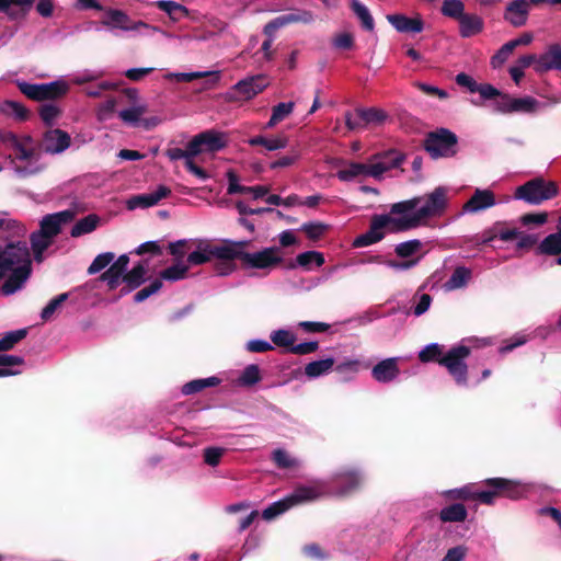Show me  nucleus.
I'll return each mask as SVG.
<instances>
[{"label":"nucleus","mask_w":561,"mask_h":561,"mask_svg":"<svg viewBox=\"0 0 561 561\" xmlns=\"http://www.w3.org/2000/svg\"><path fill=\"white\" fill-rule=\"evenodd\" d=\"M423 197L415 196L413 198L394 203L391 205L390 214L402 215V226L407 231L419 227L424 219L440 216L447 208V188L444 186L436 187L432 193L426 195L425 204L416 209Z\"/></svg>","instance_id":"nucleus-1"},{"label":"nucleus","mask_w":561,"mask_h":561,"mask_svg":"<svg viewBox=\"0 0 561 561\" xmlns=\"http://www.w3.org/2000/svg\"><path fill=\"white\" fill-rule=\"evenodd\" d=\"M0 270H11V274L1 286L3 295H12L23 287L32 273L31 253L25 241L0 245Z\"/></svg>","instance_id":"nucleus-2"},{"label":"nucleus","mask_w":561,"mask_h":561,"mask_svg":"<svg viewBox=\"0 0 561 561\" xmlns=\"http://www.w3.org/2000/svg\"><path fill=\"white\" fill-rule=\"evenodd\" d=\"M252 242L250 240L234 241L225 239L220 243V249L216 254L224 256V260H238L243 270H272L283 264L284 260L279 255V248L267 247L257 252H248Z\"/></svg>","instance_id":"nucleus-3"},{"label":"nucleus","mask_w":561,"mask_h":561,"mask_svg":"<svg viewBox=\"0 0 561 561\" xmlns=\"http://www.w3.org/2000/svg\"><path fill=\"white\" fill-rule=\"evenodd\" d=\"M458 136L448 128L428 131L423 139V149L434 159L454 158L458 151Z\"/></svg>","instance_id":"nucleus-4"},{"label":"nucleus","mask_w":561,"mask_h":561,"mask_svg":"<svg viewBox=\"0 0 561 561\" xmlns=\"http://www.w3.org/2000/svg\"><path fill=\"white\" fill-rule=\"evenodd\" d=\"M489 488L479 493L480 502L485 505L494 504L497 497L519 500L527 493V488L518 481L505 478H490L484 481Z\"/></svg>","instance_id":"nucleus-5"},{"label":"nucleus","mask_w":561,"mask_h":561,"mask_svg":"<svg viewBox=\"0 0 561 561\" xmlns=\"http://www.w3.org/2000/svg\"><path fill=\"white\" fill-rule=\"evenodd\" d=\"M559 194V186L553 181L543 178H535L518 186L514 193L516 199H522L529 205H540L552 199Z\"/></svg>","instance_id":"nucleus-6"},{"label":"nucleus","mask_w":561,"mask_h":561,"mask_svg":"<svg viewBox=\"0 0 561 561\" xmlns=\"http://www.w3.org/2000/svg\"><path fill=\"white\" fill-rule=\"evenodd\" d=\"M401 217H391L389 215H374L370 220L369 229L357 236L352 245L354 248H364L381 241L385 238L382 229L389 227L391 232L407 231L402 226Z\"/></svg>","instance_id":"nucleus-7"},{"label":"nucleus","mask_w":561,"mask_h":561,"mask_svg":"<svg viewBox=\"0 0 561 561\" xmlns=\"http://www.w3.org/2000/svg\"><path fill=\"white\" fill-rule=\"evenodd\" d=\"M321 493V490L316 485H300L286 497L268 505L262 512V517L265 520H271L297 504L317 500Z\"/></svg>","instance_id":"nucleus-8"},{"label":"nucleus","mask_w":561,"mask_h":561,"mask_svg":"<svg viewBox=\"0 0 561 561\" xmlns=\"http://www.w3.org/2000/svg\"><path fill=\"white\" fill-rule=\"evenodd\" d=\"M470 353V347L456 345L447 351L444 358L440 359V366L447 369L459 386H467L468 383V366L465 360L469 357Z\"/></svg>","instance_id":"nucleus-9"},{"label":"nucleus","mask_w":561,"mask_h":561,"mask_svg":"<svg viewBox=\"0 0 561 561\" xmlns=\"http://www.w3.org/2000/svg\"><path fill=\"white\" fill-rule=\"evenodd\" d=\"M18 88L25 96L34 101L57 100L68 92V84L62 81L49 83L18 82Z\"/></svg>","instance_id":"nucleus-10"},{"label":"nucleus","mask_w":561,"mask_h":561,"mask_svg":"<svg viewBox=\"0 0 561 561\" xmlns=\"http://www.w3.org/2000/svg\"><path fill=\"white\" fill-rule=\"evenodd\" d=\"M268 85V80L263 75L252 76L240 80L228 93L230 101H249L261 93Z\"/></svg>","instance_id":"nucleus-11"},{"label":"nucleus","mask_w":561,"mask_h":561,"mask_svg":"<svg viewBox=\"0 0 561 561\" xmlns=\"http://www.w3.org/2000/svg\"><path fill=\"white\" fill-rule=\"evenodd\" d=\"M362 474L355 469H345L335 472L331 478V483L336 488L335 494L344 497L356 492L362 484Z\"/></svg>","instance_id":"nucleus-12"},{"label":"nucleus","mask_w":561,"mask_h":561,"mask_svg":"<svg viewBox=\"0 0 561 561\" xmlns=\"http://www.w3.org/2000/svg\"><path fill=\"white\" fill-rule=\"evenodd\" d=\"M75 216L76 213L71 209L45 215L39 221V231L54 240L61 232L62 226L71 222Z\"/></svg>","instance_id":"nucleus-13"},{"label":"nucleus","mask_w":561,"mask_h":561,"mask_svg":"<svg viewBox=\"0 0 561 561\" xmlns=\"http://www.w3.org/2000/svg\"><path fill=\"white\" fill-rule=\"evenodd\" d=\"M71 145L70 135L59 128L48 129L44 133L42 148L45 152L56 154L61 153Z\"/></svg>","instance_id":"nucleus-14"},{"label":"nucleus","mask_w":561,"mask_h":561,"mask_svg":"<svg viewBox=\"0 0 561 561\" xmlns=\"http://www.w3.org/2000/svg\"><path fill=\"white\" fill-rule=\"evenodd\" d=\"M529 10L527 0H512L506 4L503 19L513 27H522L528 21Z\"/></svg>","instance_id":"nucleus-15"},{"label":"nucleus","mask_w":561,"mask_h":561,"mask_svg":"<svg viewBox=\"0 0 561 561\" xmlns=\"http://www.w3.org/2000/svg\"><path fill=\"white\" fill-rule=\"evenodd\" d=\"M218 249H220V244H213L208 241L199 240L196 250L187 255L186 265H188V267L203 265L210 262L213 257L224 260V256L216 254Z\"/></svg>","instance_id":"nucleus-16"},{"label":"nucleus","mask_w":561,"mask_h":561,"mask_svg":"<svg viewBox=\"0 0 561 561\" xmlns=\"http://www.w3.org/2000/svg\"><path fill=\"white\" fill-rule=\"evenodd\" d=\"M502 222L497 221L490 229L484 230L481 234H478L471 238L469 241H472L474 245H486L492 242L495 238H500L503 241H512L518 234L517 229H502Z\"/></svg>","instance_id":"nucleus-17"},{"label":"nucleus","mask_w":561,"mask_h":561,"mask_svg":"<svg viewBox=\"0 0 561 561\" xmlns=\"http://www.w3.org/2000/svg\"><path fill=\"white\" fill-rule=\"evenodd\" d=\"M496 204L495 194L491 190L476 188L472 196L463 204V213H478L493 207Z\"/></svg>","instance_id":"nucleus-18"},{"label":"nucleus","mask_w":561,"mask_h":561,"mask_svg":"<svg viewBox=\"0 0 561 561\" xmlns=\"http://www.w3.org/2000/svg\"><path fill=\"white\" fill-rule=\"evenodd\" d=\"M534 69L538 73H545L550 70L561 71V45H550L548 49L538 57Z\"/></svg>","instance_id":"nucleus-19"},{"label":"nucleus","mask_w":561,"mask_h":561,"mask_svg":"<svg viewBox=\"0 0 561 561\" xmlns=\"http://www.w3.org/2000/svg\"><path fill=\"white\" fill-rule=\"evenodd\" d=\"M171 195V190L165 185H159L154 192L139 194L130 197L127 202L128 209L137 207L147 208L157 205L162 198Z\"/></svg>","instance_id":"nucleus-20"},{"label":"nucleus","mask_w":561,"mask_h":561,"mask_svg":"<svg viewBox=\"0 0 561 561\" xmlns=\"http://www.w3.org/2000/svg\"><path fill=\"white\" fill-rule=\"evenodd\" d=\"M387 21L400 33H421L424 30V21L417 15L409 18L404 14H388Z\"/></svg>","instance_id":"nucleus-21"},{"label":"nucleus","mask_w":561,"mask_h":561,"mask_svg":"<svg viewBox=\"0 0 561 561\" xmlns=\"http://www.w3.org/2000/svg\"><path fill=\"white\" fill-rule=\"evenodd\" d=\"M400 374L397 358H386L376 364L371 369L373 378L382 383L394 380Z\"/></svg>","instance_id":"nucleus-22"},{"label":"nucleus","mask_w":561,"mask_h":561,"mask_svg":"<svg viewBox=\"0 0 561 561\" xmlns=\"http://www.w3.org/2000/svg\"><path fill=\"white\" fill-rule=\"evenodd\" d=\"M324 262L325 260L321 252L306 251L298 254L295 260L288 261L285 267L288 270H294L297 266H300L306 271H310L313 265L320 267L324 264Z\"/></svg>","instance_id":"nucleus-23"},{"label":"nucleus","mask_w":561,"mask_h":561,"mask_svg":"<svg viewBox=\"0 0 561 561\" xmlns=\"http://www.w3.org/2000/svg\"><path fill=\"white\" fill-rule=\"evenodd\" d=\"M459 23V35L462 38H469L480 34L484 27V21L481 16L473 13H465L463 16L458 21Z\"/></svg>","instance_id":"nucleus-24"},{"label":"nucleus","mask_w":561,"mask_h":561,"mask_svg":"<svg viewBox=\"0 0 561 561\" xmlns=\"http://www.w3.org/2000/svg\"><path fill=\"white\" fill-rule=\"evenodd\" d=\"M251 147H262L257 152L264 153V150L275 151L287 147L288 138L286 136H277L274 138H267L262 135L251 137L248 140Z\"/></svg>","instance_id":"nucleus-25"},{"label":"nucleus","mask_w":561,"mask_h":561,"mask_svg":"<svg viewBox=\"0 0 561 561\" xmlns=\"http://www.w3.org/2000/svg\"><path fill=\"white\" fill-rule=\"evenodd\" d=\"M209 76H211L213 78L210 80H207L203 88V89H209L218 81V76L216 72H178V73L170 72V73L165 75V78L168 80H175L178 82H191L195 79H201V78L209 77Z\"/></svg>","instance_id":"nucleus-26"},{"label":"nucleus","mask_w":561,"mask_h":561,"mask_svg":"<svg viewBox=\"0 0 561 561\" xmlns=\"http://www.w3.org/2000/svg\"><path fill=\"white\" fill-rule=\"evenodd\" d=\"M154 5L159 10L165 12L169 15V18L174 22H179L183 18L188 16L190 13L186 7L171 0H160L157 1Z\"/></svg>","instance_id":"nucleus-27"},{"label":"nucleus","mask_w":561,"mask_h":561,"mask_svg":"<svg viewBox=\"0 0 561 561\" xmlns=\"http://www.w3.org/2000/svg\"><path fill=\"white\" fill-rule=\"evenodd\" d=\"M479 493L481 491H478L474 489V484H466L461 488L447 490L443 493V495L450 501H479L480 496Z\"/></svg>","instance_id":"nucleus-28"},{"label":"nucleus","mask_w":561,"mask_h":561,"mask_svg":"<svg viewBox=\"0 0 561 561\" xmlns=\"http://www.w3.org/2000/svg\"><path fill=\"white\" fill-rule=\"evenodd\" d=\"M468 516L467 508L461 503H454L439 512V519L443 523H460Z\"/></svg>","instance_id":"nucleus-29"},{"label":"nucleus","mask_w":561,"mask_h":561,"mask_svg":"<svg viewBox=\"0 0 561 561\" xmlns=\"http://www.w3.org/2000/svg\"><path fill=\"white\" fill-rule=\"evenodd\" d=\"M100 224V217L96 214H90L79 219L71 228L70 236L78 238L94 231Z\"/></svg>","instance_id":"nucleus-30"},{"label":"nucleus","mask_w":561,"mask_h":561,"mask_svg":"<svg viewBox=\"0 0 561 561\" xmlns=\"http://www.w3.org/2000/svg\"><path fill=\"white\" fill-rule=\"evenodd\" d=\"M147 261L138 262L130 271L123 276L122 283H128L135 288H139L147 280Z\"/></svg>","instance_id":"nucleus-31"},{"label":"nucleus","mask_w":561,"mask_h":561,"mask_svg":"<svg viewBox=\"0 0 561 561\" xmlns=\"http://www.w3.org/2000/svg\"><path fill=\"white\" fill-rule=\"evenodd\" d=\"M539 252L547 255L561 254V224L558 221V231L547 236L539 244Z\"/></svg>","instance_id":"nucleus-32"},{"label":"nucleus","mask_w":561,"mask_h":561,"mask_svg":"<svg viewBox=\"0 0 561 561\" xmlns=\"http://www.w3.org/2000/svg\"><path fill=\"white\" fill-rule=\"evenodd\" d=\"M0 112L20 122H25L30 117V111L22 103L12 100H5L0 104Z\"/></svg>","instance_id":"nucleus-33"},{"label":"nucleus","mask_w":561,"mask_h":561,"mask_svg":"<svg viewBox=\"0 0 561 561\" xmlns=\"http://www.w3.org/2000/svg\"><path fill=\"white\" fill-rule=\"evenodd\" d=\"M198 137L204 151L216 152L226 147V141L219 133L206 130L198 134Z\"/></svg>","instance_id":"nucleus-34"},{"label":"nucleus","mask_w":561,"mask_h":561,"mask_svg":"<svg viewBox=\"0 0 561 561\" xmlns=\"http://www.w3.org/2000/svg\"><path fill=\"white\" fill-rule=\"evenodd\" d=\"M335 360L331 357L313 360L305 366V374L308 378H318L329 373L334 367Z\"/></svg>","instance_id":"nucleus-35"},{"label":"nucleus","mask_w":561,"mask_h":561,"mask_svg":"<svg viewBox=\"0 0 561 561\" xmlns=\"http://www.w3.org/2000/svg\"><path fill=\"white\" fill-rule=\"evenodd\" d=\"M188 270V265L184 264L180 260H176L174 264L160 272L159 279H164L168 282H178L186 278Z\"/></svg>","instance_id":"nucleus-36"},{"label":"nucleus","mask_w":561,"mask_h":561,"mask_svg":"<svg viewBox=\"0 0 561 561\" xmlns=\"http://www.w3.org/2000/svg\"><path fill=\"white\" fill-rule=\"evenodd\" d=\"M350 7L354 14L359 19L363 28L369 32L374 31L375 22L368 8L359 0H350Z\"/></svg>","instance_id":"nucleus-37"},{"label":"nucleus","mask_w":561,"mask_h":561,"mask_svg":"<svg viewBox=\"0 0 561 561\" xmlns=\"http://www.w3.org/2000/svg\"><path fill=\"white\" fill-rule=\"evenodd\" d=\"M294 107V102H282L273 106L272 115L270 117V121L266 123L265 128L275 127L278 123L284 121L287 116H289L293 113Z\"/></svg>","instance_id":"nucleus-38"},{"label":"nucleus","mask_w":561,"mask_h":561,"mask_svg":"<svg viewBox=\"0 0 561 561\" xmlns=\"http://www.w3.org/2000/svg\"><path fill=\"white\" fill-rule=\"evenodd\" d=\"M220 383V379L218 377H208L204 379H194L192 381L186 382L182 387V393L185 396L197 393L205 388L216 387Z\"/></svg>","instance_id":"nucleus-39"},{"label":"nucleus","mask_w":561,"mask_h":561,"mask_svg":"<svg viewBox=\"0 0 561 561\" xmlns=\"http://www.w3.org/2000/svg\"><path fill=\"white\" fill-rule=\"evenodd\" d=\"M444 345L432 343L419 353V359L422 363H437L440 365V359L444 358Z\"/></svg>","instance_id":"nucleus-40"},{"label":"nucleus","mask_w":561,"mask_h":561,"mask_svg":"<svg viewBox=\"0 0 561 561\" xmlns=\"http://www.w3.org/2000/svg\"><path fill=\"white\" fill-rule=\"evenodd\" d=\"M271 459L278 469H294L299 466V461L283 448L273 450Z\"/></svg>","instance_id":"nucleus-41"},{"label":"nucleus","mask_w":561,"mask_h":561,"mask_svg":"<svg viewBox=\"0 0 561 561\" xmlns=\"http://www.w3.org/2000/svg\"><path fill=\"white\" fill-rule=\"evenodd\" d=\"M513 113H534L537 110L538 101L533 96L513 98L510 104Z\"/></svg>","instance_id":"nucleus-42"},{"label":"nucleus","mask_w":561,"mask_h":561,"mask_svg":"<svg viewBox=\"0 0 561 561\" xmlns=\"http://www.w3.org/2000/svg\"><path fill=\"white\" fill-rule=\"evenodd\" d=\"M147 108L144 105H136L129 108L119 111L118 117L127 125L139 126L141 116L146 113Z\"/></svg>","instance_id":"nucleus-43"},{"label":"nucleus","mask_w":561,"mask_h":561,"mask_svg":"<svg viewBox=\"0 0 561 561\" xmlns=\"http://www.w3.org/2000/svg\"><path fill=\"white\" fill-rule=\"evenodd\" d=\"M357 116H360L362 121L364 122V125L368 124H381L383 123L388 115L385 111L376 107H369V108H356Z\"/></svg>","instance_id":"nucleus-44"},{"label":"nucleus","mask_w":561,"mask_h":561,"mask_svg":"<svg viewBox=\"0 0 561 561\" xmlns=\"http://www.w3.org/2000/svg\"><path fill=\"white\" fill-rule=\"evenodd\" d=\"M262 379L260 367L256 364L248 365L238 378V382L242 387H252Z\"/></svg>","instance_id":"nucleus-45"},{"label":"nucleus","mask_w":561,"mask_h":561,"mask_svg":"<svg viewBox=\"0 0 561 561\" xmlns=\"http://www.w3.org/2000/svg\"><path fill=\"white\" fill-rule=\"evenodd\" d=\"M440 12L444 16L459 21L465 14V3L461 0H444Z\"/></svg>","instance_id":"nucleus-46"},{"label":"nucleus","mask_w":561,"mask_h":561,"mask_svg":"<svg viewBox=\"0 0 561 561\" xmlns=\"http://www.w3.org/2000/svg\"><path fill=\"white\" fill-rule=\"evenodd\" d=\"M271 341L278 347H285L289 353L296 342V335L289 330L279 329L271 333Z\"/></svg>","instance_id":"nucleus-47"},{"label":"nucleus","mask_w":561,"mask_h":561,"mask_svg":"<svg viewBox=\"0 0 561 561\" xmlns=\"http://www.w3.org/2000/svg\"><path fill=\"white\" fill-rule=\"evenodd\" d=\"M328 230H329V225L320 222V221L305 222L300 227V231L305 232L307 238L312 241L320 240Z\"/></svg>","instance_id":"nucleus-48"},{"label":"nucleus","mask_w":561,"mask_h":561,"mask_svg":"<svg viewBox=\"0 0 561 561\" xmlns=\"http://www.w3.org/2000/svg\"><path fill=\"white\" fill-rule=\"evenodd\" d=\"M366 164L359 162H351L346 168L337 171L339 180L347 182L357 176L365 175Z\"/></svg>","instance_id":"nucleus-49"},{"label":"nucleus","mask_w":561,"mask_h":561,"mask_svg":"<svg viewBox=\"0 0 561 561\" xmlns=\"http://www.w3.org/2000/svg\"><path fill=\"white\" fill-rule=\"evenodd\" d=\"M26 335L27 329L7 332L4 336L0 339V352L12 350L14 345L22 341Z\"/></svg>","instance_id":"nucleus-50"},{"label":"nucleus","mask_w":561,"mask_h":561,"mask_svg":"<svg viewBox=\"0 0 561 561\" xmlns=\"http://www.w3.org/2000/svg\"><path fill=\"white\" fill-rule=\"evenodd\" d=\"M422 249V242L417 239L401 242L396 245L394 253L402 259H408Z\"/></svg>","instance_id":"nucleus-51"},{"label":"nucleus","mask_w":561,"mask_h":561,"mask_svg":"<svg viewBox=\"0 0 561 561\" xmlns=\"http://www.w3.org/2000/svg\"><path fill=\"white\" fill-rule=\"evenodd\" d=\"M115 257V254L113 252H104L99 255L92 261L90 266L88 267V274L94 275L102 270H104L106 266H108Z\"/></svg>","instance_id":"nucleus-52"},{"label":"nucleus","mask_w":561,"mask_h":561,"mask_svg":"<svg viewBox=\"0 0 561 561\" xmlns=\"http://www.w3.org/2000/svg\"><path fill=\"white\" fill-rule=\"evenodd\" d=\"M471 276V271L465 266H458L453 272L448 284L451 288L463 287Z\"/></svg>","instance_id":"nucleus-53"},{"label":"nucleus","mask_w":561,"mask_h":561,"mask_svg":"<svg viewBox=\"0 0 561 561\" xmlns=\"http://www.w3.org/2000/svg\"><path fill=\"white\" fill-rule=\"evenodd\" d=\"M69 294L62 293L53 298L47 306L42 310L41 318L43 321H48L53 318L57 309L68 299Z\"/></svg>","instance_id":"nucleus-54"},{"label":"nucleus","mask_w":561,"mask_h":561,"mask_svg":"<svg viewBox=\"0 0 561 561\" xmlns=\"http://www.w3.org/2000/svg\"><path fill=\"white\" fill-rule=\"evenodd\" d=\"M162 280L159 278H156L153 282L150 283V285L141 288L134 295V302L140 304L148 299L150 296L157 294L162 288Z\"/></svg>","instance_id":"nucleus-55"},{"label":"nucleus","mask_w":561,"mask_h":561,"mask_svg":"<svg viewBox=\"0 0 561 561\" xmlns=\"http://www.w3.org/2000/svg\"><path fill=\"white\" fill-rule=\"evenodd\" d=\"M42 121L47 125L51 126L54 121L60 115V108L51 103L42 104L38 108Z\"/></svg>","instance_id":"nucleus-56"},{"label":"nucleus","mask_w":561,"mask_h":561,"mask_svg":"<svg viewBox=\"0 0 561 561\" xmlns=\"http://www.w3.org/2000/svg\"><path fill=\"white\" fill-rule=\"evenodd\" d=\"M30 242L32 250H37L38 252H45L54 242L53 239H49L39 230L34 231L30 236Z\"/></svg>","instance_id":"nucleus-57"},{"label":"nucleus","mask_w":561,"mask_h":561,"mask_svg":"<svg viewBox=\"0 0 561 561\" xmlns=\"http://www.w3.org/2000/svg\"><path fill=\"white\" fill-rule=\"evenodd\" d=\"M225 453L226 448L224 447H207L203 451L204 462L210 467H216L219 465Z\"/></svg>","instance_id":"nucleus-58"},{"label":"nucleus","mask_w":561,"mask_h":561,"mask_svg":"<svg viewBox=\"0 0 561 561\" xmlns=\"http://www.w3.org/2000/svg\"><path fill=\"white\" fill-rule=\"evenodd\" d=\"M129 263V256L127 254H122L117 257L115 262H113L110 267L105 271L110 276L115 275L122 277L127 272V266Z\"/></svg>","instance_id":"nucleus-59"},{"label":"nucleus","mask_w":561,"mask_h":561,"mask_svg":"<svg viewBox=\"0 0 561 561\" xmlns=\"http://www.w3.org/2000/svg\"><path fill=\"white\" fill-rule=\"evenodd\" d=\"M285 16L288 25L294 23L310 24L314 21L312 12L308 10H294L286 13Z\"/></svg>","instance_id":"nucleus-60"},{"label":"nucleus","mask_w":561,"mask_h":561,"mask_svg":"<svg viewBox=\"0 0 561 561\" xmlns=\"http://www.w3.org/2000/svg\"><path fill=\"white\" fill-rule=\"evenodd\" d=\"M508 42L505 43L491 58V66L493 68L501 67L511 56V54L514 51V48L512 47Z\"/></svg>","instance_id":"nucleus-61"},{"label":"nucleus","mask_w":561,"mask_h":561,"mask_svg":"<svg viewBox=\"0 0 561 561\" xmlns=\"http://www.w3.org/2000/svg\"><path fill=\"white\" fill-rule=\"evenodd\" d=\"M287 19L285 14L276 16L275 19L271 20L268 23L265 24L263 28V33L266 37H273L275 33L282 28L287 26Z\"/></svg>","instance_id":"nucleus-62"},{"label":"nucleus","mask_w":561,"mask_h":561,"mask_svg":"<svg viewBox=\"0 0 561 561\" xmlns=\"http://www.w3.org/2000/svg\"><path fill=\"white\" fill-rule=\"evenodd\" d=\"M228 188L227 193L232 194H245V186L239 184V176L233 170L227 171Z\"/></svg>","instance_id":"nucleus-63"},{"label":"nucleus","mask_w":561,"mask_h":561,"mask_svg":"<svg viewBox=\"0 0 561 561\" xmlns=\"http://www.w3.org/2000/svg\"><path fill=\"white\" fill-rule=\"evenodd\" d=\"M116 107V100L115 99H108L104 103L100 104L98 108V119L101 122L107 121L111 118L113 113L115 112Z\"/></svg>","instance_id":"nucleus-64"}]
</instances>
